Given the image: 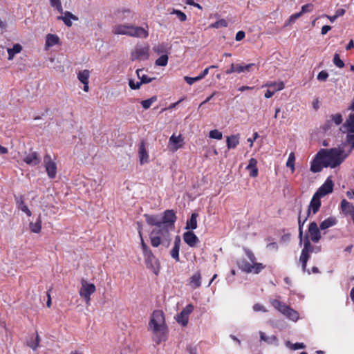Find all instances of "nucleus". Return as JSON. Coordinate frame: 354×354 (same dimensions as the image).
I'll return each instance as SVG.
<instances>
[{"instance_id":"nucleus-1","label":"nucleus","mask_w":354,"mask_h":354,"mask_svg":"<svg viewBox=\"0 0 354 354\" xmlns=\"http://www.w3.org/2000/svg\"><path fill=\"white\" fill-rule=\"evenodd\" d=\"M349 153L350 151L346 152L342 146L329 149H322L311 162L310 170L316 173L323 167L335 168L344 162Z\"/></svg>"},{"instance_id":"nucleus-2","label":"nucleus","mask_w":354,"mask_h":354,"mask_svg":"<svg viewBox=\"0 0 354 354\" xmlns=\"http://www.w3.org/2000/svg\"><path fill=\"white\" fill-rule=\"evenodd\" d=\"M149 224L151 245L157 248L162 244L168 248L171 233L174 231V223H149Z\"/></svg>"},{"instance_id":"nucleus-3","label":"nucleus","mask_w":354,"mask_h":354,"mask_svg":"<svg viewBox=\"0 0 354 354\" xmlns=\"http://www.w3.org/2000/svg\"><path fill=\"white\" fill-rule=\"evenodd\" d=\"M149 330L157 337V342L165 340L167 332L164 313L161 310H155L151 317L149 323Z\"/></svg>"},{"instance_id":"nucleus-4","label":"nucleus","mask_w":354,"mask_h":354,"mask_svg":"<svg viewBox=\"0 0 354 354\" xmlns=\"http://www.w3.org/2000/svg\"><path fill=\"white\" fill-rule=\"evenodd\" d=\"M334 183L331 179V177H328L324 183L317 190L315 194L313 195V198L310 201L308 214L311 213L315 214L320 207L321 202L320 198L330 193L333 190Z\"/></svg>"},{"instance_id":"nucleus-5","label":"nucleus","mask_w":354,"mask_h":354,"mask_svg":"<svg viewBox=\"0 0 354 354\" xmlns=\"http://www.w3.org/2000/svg\"><path fill=\"white\" fill-rule=\"evenodd\" d=\"M113 32L115 35H124L140 38H147L149 35L148 30L142 27L126 25L115 26Z\"/></svg>"},{"instance_id":"nucleus-6","label":"nucleus","mask_w":354,"mask_h":354,"mask_svg":"<svg viewBox=\"0 0 354 354\" xmlns=\"http://www.w3.org/2000/svg\"><path fill=\"white\" fill-rule=\"evenodd\" d=\"M80 285L79 295L86 304L89 305L91 299V296L96 291V287L94 283H90L86 279H81Z\"/></svg>"},{"instance_id":"nucleus-7","label":"nucleus","mask_w":354,"mask_h":354,"mask_svg":"<svg viewBox=\"0 0 354 354\" xmlns=\"http://www.w3.org/2000/svg\"><path fill=\"white\" fill-rule=\"evenodd\" d=\"M272 306L277 308L279 312L286 315L290 320L296 322L299 319L298 313L293 309L289 308L284 304L281 303L277 299L271 301Z\"/></svg>"},{"instance_id":"nucleus-8","label":"nucleus","mask_w":354,"mask_h":354,"mask_svg":"<svg viewBox=\"0 0 354 354\" xmlns=\"http://www.w3.org/2000/svg\"><path fill=\"white\" fill-rule=\"evenodd\" d=\"M149 57V46H136L131 53V59L132 61L136 60H147Z\"/></svg>"},{"instance_id":"nucleus-9","label":"nucleus","mask_w":354,"mask_h":354,"mask_svg":"<svg viewBox=\"0 0 354 354\" xmlns=\"http://www.w3.org/2000/svg\"><path fill=\"white\" fill-rule=\"evenodd\" d=\"M343 128L348 132L346 141L351 145L352 149L354 148V113L349 115L344 123Z\"/></svg>"},{"instance_id":"nucleus-10","label":"nucleus","mask_w":354,"mask_h":354,"mask_svg":"<svg viewBox=\"0 0 354 354\" xmlns=\"http://www.w3.org/2000/svg\"><path fill=\"white\" fill-rule=\"evenodd\" d=\"M144 258L147 268L157 275L160 271V263L153 255V252H151L144 254Z\"/></svg>"},{"instance_id":"nucleus-11","label":"nucleus","mask_w":354,"mask_h":354,"mask_svg":"<svg viewBox=\"0 0 354 354\" xmlns=\"http://www.w3.org/2000/svg\"><path fill=\"white\" fill-rule=\"evenodd\" d=\"M44 165L48 176L52 179L55 178L57 175V164L50 155L47 154L44 156Z\"/></svg>"},{"instance_id":"nucleus-12","label":"nucleus","mask_w":354,"mask_h":354,"mask_svg":"<svg viewBox=\"0 0 354 354\" xmlns=\"http://www.w3.org/2000/svg\"><path fill=\"white\" fill-rule=\"evenodd\" d=\"M184 145V138L182 135L178 134H173L169 140L168 142V148L169 149L172 151L175 152L179 149L182 148Z\"/></svg>"},{"instance_id":"nucleus-13","label":"nucleus","mask_w":354,"mask_h":354,"mask_svg":"<svg viewBox=\"0 0 354 354\" xmlns=\"http://www.w3.org/2000/svg\"><path fill=\"white\" fill-rule=\"evenodd\" d=\"M19 156L25 163L32 167L36 166L40 162V158L35 151H30L24 156L19 154Z\"/></svg>"},{"instance_id":"nucleus-14","label":"nucleus","mask_w":354,"mask_h":354,"mask_svg":"<svg viewBox=\"0 0 354 354\" xmlns=\"http://www.w3.org/2000/svg\"><path fill=\"white\" fill-rule=\"evenodd\" d=\"M265 268V266L263 265L261 263H248L245 262L242 265V270L247 272V273H251L253 272L254 274L259 273L262 270H263Z\"/></svg>"},{"instance_id":"nucleus-15","label":"nucleus","mask_w":354,"mask_h":354,"mask_svg":"<svg viewBox=\"0 0 354 354\" xmlns=\"http://www.w3.org/2000/svg\"><path fill=\"white\" fill-rule=\"evenodd\" d=\"M311 250V245L309 240L306 238L304 240V247L301 252L299 260L302 263L303 270H306V263L309 257V252Z\"/></svg>"},{"instance_id":"nucleus-16","label":"nucleus","mask_w":354,"mask_h":354,"mask_svg":"<svg viewBox=\"0 0 354 354\" xmlns=\"http://www.w3.org/2000/svg\"><path fill=\"white\" fill-rule=\"evenodd\" d=\"M194 309V306L191 304L187 305L185 309H183L181 313L177 316L176 320L177 322L185 326L188 323V317L189 315L192 312Z\"/></svg>"},{"instance_id":"nucleus-17","label":"nucleus","mask_w":354,"mask_h":354,"mask_svg":"<svg viewBox=\"0 0 354 354\" xmlns=\"http://www.w3.org/2000/svg\"><path fill=\"white\" fill-rule=\"evenodd\" d=\"M171 46L167 42H161L153 47V50L157 55H168L170 53Z\"/></svg>"},{"instance_id":"nucleus-18","label":"nucleus","mask_w":354,"mask_h":354,"mask_svg":"<svg viewBox=\"0 0 354 354\" xmlns=\"http://www.w3.org/2000/svg\"><path fill=\"white\" fill-rule=\"evenodd\" d=\"M138 155H139L140 162L141 165H144V164L149 162V156L146 149L145 144L144 142H142L139 145Z\"/></svg>"},{"instance_id":"nucleus-19","label":"nucleus","mask_w":354,"mask_h":354,"mask_svg":"<svg viewBox=\"0 0 354 354\" xmlns=\"http://www.w3.org/2000/svg\"><path fill=\"white\" fill-rule=\"evenodd\" d=\"M308 235L314 242H317L320 239L321 236L317 223H310L308 226Z\"/></svg>"},{"instance_id":"nucleus-20","label":"nucleus","mask_w":354,"mask_h":354,"mask_svg":"<svg viewBox=\"0 0 354 354\" xmlns=\"http://www.w3.org/2000/svg\"><path fill=\"white\" fill-rule=\"evenodd\" d=\"M183 239L190 247L196 246L199 241L198 237L190 231L184 233Z\"/></svg>"},{"instance_id":"nucleus-21","label":"nucleus","mask_w":354,"mask_h":354,"mask_svg":"<svg viewBox=\"0 0 354 354\" xmlns=\"http://www.w3.org/2000/svg\"><path fill=\"white\" fill-rule=\"evenodd\" d=\"M60 44L59 37L55 34H48L46 36L45 48L47 50Z\"/></svg>"},{"instance_id":"nucleus-22","label":"nucleus","mask_w":354,"mask_h":354,"mask_svg":"<svg viewBox=\"0 0 354 354\" xmlns=\"http://www.w3.org/2000/svg\"><path fill=\"white\" fill-rule=\"evenodd\" d=\"M57 19L63 21L64 24L68 27L72 26L73 21L78 20V18L75 15H73L68 11L64 12V15L62 16L58 17Z\"/></svg>"},{"instance_id":"nucleus-23","label":"nucleus","mask_w":354,"mask_h":354,"mask_svg":"<svg viewBox=\"0 0 354 354\" xmlns=\"http://www.w3.org/2000/svg\"><path fill=\"white\" fill-rule=\"evenodd\" d=\"M209 68H205L198 75L194 77L185 76V81L189 84L192 85L194 82L203 80L209 73Z\"/></svg>"},{"instance_id":"nucleus-24","label":"nucleus","mask_w":354,"mask_h":354,"mask_svg":"<svg viewBox=\"0 0 354 354\" xmlns=\"http://www.w3.org/2000/svg\"><path fill=\"white\" fill-rule=\"evenodd\" d=\"M180 237L179 236H176L174 240V247L170 251V254L173 259H174L176 261H179V250L180 245Z\"/></svg>"},{"instance_id":"nucleus-25","label":"nucleus","mask_w":354,"mask_h":354,"mask_svg":"<svg viewBox=\"0 0 354 354\" xmlns=\"http://www.w3.org/2000/svg\"><path fill=\"white\" fill-rule=\"evenodd\" d=\"M341 207L344 213L346 214H348L351 216V218L354 221V207L353 205L346 201L345 199L342 200L341 203Z\"/></svg>"},{"instance_id":"nucleus-26","label":"nucleus","mask_w":354,"mask_h":354,"mask_svg":"<svg viewBox=\"0 0 354 354\" xmlns=\"http://www.w3.org/2000/svg\"><path fill=\"white\" fill-rule=\"evenodd\" d=\"M260 339L268 344H278V339L274 335H267L264 332L259 331Z\"/></svg>"},{"instance_id":"nucleus-27","label":"nucleus","mask_w":354,"mask_h":354,"mask_svg":"<svg viewBox=\"0 0 354 354\" xmlns=\"http://www.w3.org/2000/svg\"><path fill=\"white\" fill-rule=\"evenodd\" d=\"M41 338L38 333H36L35 337H30L26 341V345L33 351H36L39 346Z\"/></svg>"},{"instance_id":"nucleus-28","label":"nucleus","mask_w":354,"mask_h":354,"mask_svg":"<svg viewBox=\"0 0 354 354\" xmlns=\"http://www.w3.org/2000/svg\"><path fill=\"white\" fill-rule=\"evenodd\" d=\"M263 87H268V88H271V90L274 91L275 93L277 91L283 90L285 88V85L282 81L268 82L263 86Z\"/></svg>"},{"instance_id":"nucleus-29","label":"nucleus","mask_w":354,"mask_h":354,"mask_svg":"<svg viewBox=\"0 0 354 354\" xmlns=\"http://www.w3.org/2000/svg\"><path fill=\"white\" fill-rule=\"evenodd\" d=\"M16 203L17 209L19 211H21L24 214H26L28 216H30L31 212L27 207V205L24 203L23 198L21 196L16 197Z\"/></svg>"},{"instance_id":"nucleus-30","label":"nucleus","mask_w":354,"mask_h":354,"mask_svg":"<svg viewBox=\"0 0 354 354\" xmlns=\"http://www.w3.org/2000/svg\"><path fill=\"white\" fill-rule=\"evenodd\" d=\"M240 136L239 134L232 135L227 137L226 142L227 147L230 149H234L239 144Z\"/></svg>"},{"instance_id":"nucleus-31","label":"nucleus","mask_w":354,"mask_h":354,"mask_svg":"<svg viewBox=\"0 0 354 354\" xmlns=\"http://www.w3.org/2000/svg\"><path fill=\"white\" fill-rule=\"evenodd\" d=\"M257 160L255 158H250L246 169L250 171L252 177H256L258 175V169L257 167Z\"/></svg>"},{"instance_id":"nucleus-32","label":"nucleus","mask_w":354,"mask_h":354,"mask_svg":"<svg viewBox=\"0 0 354 354\" xmlns=\"http://www.w3.org/2000/svg\"><path fill=\"white\" fill-rule=\"evenodd\" d=\"M22 46L19 44H15L12 48H8L7 52L8 53V60H12L15 55L21 53Z\"/></svg>"},{"instance_id":"nucleus-33","label":"nucleus","mask_w":354,"mask_h":354,"mask_svg":"<svg viewBox=\"0 0 354 354\" xmlns=\"http://www.w3.org/2000/svg\"><path fill=\"white\" fill-rule=\"evenodd\" d=\"M89 77L90 71L87 69L80 71L77 73V79L82 84L88 82Z\"/></svg>"},{"instance_id":"nucleus-34","label":"nucleus","mask_w":354,"mask_h":354,"mask_svg":"<svg viewBox=\"0 0 354 354\" xmlns=\"http://www.w3.org/2000/svg\"><path fill=\"white\" fill-rule=\"evenodd\" d=\"M201 274L199 272L194 274L190 279V284L194 288H198L201 286Z\"/></svg>"},{"instance_id":"nucleus-35","label":"nucleus","mask_w":354,"mask_h":354,"mask_svg":"<svg viewBox=\"0 0 354 354\" xmlns=\"http://www.w3.org/2000/svg\"><path fill=\"white\" fill-rule=\"evenodd\" d=\"M176 220V216L173 210H166L164 212L162 221H175Z\"/></svg>"},{"instance_id":"nucleus-36","label":"nucleus","mask_w":354,"mask_h":354,"mask_svg":"<svg viewBox=\"0 0 354 354\" xmlns=\"http://www.w3.org/2000/svg\"><path fill=\"white\" fill-rule=\"evenodd\" d=\"M295 156L293 152H291L288 156V158L286 165L287 167L290 169L292 173H293L295 170Z\"/></svg>"},{"instance_id":"nucleus-37","label":"nucleus","mask_w":354,"mask_h":354,"mask_svg":"<svg viewBox=\"0 0 354 354\" xmlns=\"http://www.w3.org/2000/svg\"><path fill=\"white\" fill-rule=\"evenodd\" d=\"M142 72V69H138L136 71L137 76L140 80L139 82H142V84L149 83L153 80V78H151L146 75H141Z\"/></svg>"},{"instance_id":"nucleus-38","label":"nucleus","mask_w":354,"mask_h":354,"mask_svg":"<svg viewBox=\"0 0 354 354\" xmlns=\"http://www.w3.org/2000/svg\"><path fill=\"white\" fill-rule=\"evenodd\" d=\"M254 65L255 64L253 63L249 64H245V65H243V64L236 65L237 66L236 73H243L245 71L249 72L251 71L252 67L254 66Z\"/></svg>"},{"instance_id":"nucleus-39","label":"nucleus","mask_w":354,"mask_h":354,"mask_svg":"<svg viewBox=\"0 0 354 354\" xmlns=\"http://www.w3.org/2000/svg\"><path fill=\"white\" fill-rule=\"evenodd\" d=\"M138 232H139V236L140 237L141 248H142V252H143V254H147L149 252H151V250L149 249V248L147 246V245L145 243V241L143 240L142 235V232H141V228H140V226L138 227Z\"/></svg>"},{"instance_id":"nucleus-40","label":"nucleus","mask_w":354,"mask_h":354,"mask_svg":"<svg viewBox=\"0 0 354 354\" xmlns=\"http://www.w3.org/2000/svg\"><path fill=\"white\" fill-rule=\"evenodd\" d=\"M329 119L335 126L339 125L343 120L342 115L340 113L333 114L330 116Z\"/></svg>"},{"instance_id":"nucleus-41","label":"nucleus","mask_w":354,"mask_h":354,"mask_svg":"<svg viewBox=\"0 0 354 354\" xmlns=\"http://www.w3.org/2000/svg\"><path fill=\"white\" fill-rule=\"evenodd\" d=\"M168 59L169 57L167 55H162L156 60V65L159 66H165L168 63Z\"/></svg>"},{"instance_id":"nucleus-42","label":"nucleus","mask_w":354,"mask_h":354,"mask_svg":"<svg viewBox=\"0 0 354 354\" xmlns=\"http://www.w3.org/2000/svg\"><path fill=\"white\" fill-rule=\"evenodd\" d=\"M49 2L53 8H55L59 12L63 13L61 0H49Z\"/></svg>"},{"instance_id":"nucleus-43","label":"nucleus","mask_w":354,"mask_h":354,"mask_svg":"<svg viewBox=\"0 0 354 354\" xmlns=\"http://www.w3.org/2000/svg\"><path fill=\"white\" fill-rule=\"evenodd\" d=\"M157 100V97L153 96L149 99L142 100L141 104L145 109H149L151 104Z\"/></svg>"},{"instance_id":"nucleus-44","label":"nucleus","mask_w":354,"mask_h":354,"mask_svg":"<svg viewBox=\"0 0 354 354\" xmlns=\"http://www.w3.org/2000/svg\"><path fill=\"white\" fill-rule=\"evenodd\" d=\"M28 229L34 233H39L41 229L40 223H29Z\"/></svg>"},{"instance_id":"nucleus-45","label":"nucleus","mask_w":354,"mask_h":354,"mask_svg":"<svg viewBox=\"0 0 354 354\" xmlns=\"http://www.w3.org/2000/svg\"><path fill=\"white\" fill-rule=\"evenodd\" d=\"M209 138L212 139L221 140L223 138V133L218 130L214 129L209 131Z\"/></svg>"},{"instance_id":"nucleus-46","label":"nucleus","mask_w":354,"mask_h":354,"mask_svg":"<svg viewBox=\"0 0 354 354\" xmlns=\"http://www.w3.org/2000/svg\"><path fill=\"white\" fill-rule=\"evenodd\" d=\"M227 26V21L225 19H222L218 20L217 21H216L214 24H212L209 26V27L213 28H219L221 27H226Z\"/></svg>"},{"instance_id":"nucleus-47","label":"nucleus","mask_w":354,"mask_h":354,"mask_svg":"<svg viewBox=\"0 0 354 354\" xmlns=\"http://www.w3.org/2000/svg\"><path fill=\"white\" fill-rule=\"evenodd\" d=\"M142 85V82L136 81L133 79L129 80V86L132 90L139 89Z\"/></svg>"},{"instance_id":"nucleus-48","label":"nucleus","mask_w":354,"mask_h":354,"mask_svg":"<svg viewBox=\"0 0 354 354\" xmlns=\"http://www.w3.org/2000/svg\"><path fill=\"white\" fill-rule=\"evenodd\" d=\"M333 63L337 67L340 68L344 66L343 61L340 59L339 55L337 53H335L334 55Z\"/></svg>"},{"instance_id":"nucleus-49","label":"nucleus","mask_w":354,"mask_h":354,"mask_svg":"<svg viewBox=\"0 0 354 354\" xmlns=\"http://www.w3.org/2000/svg\"><path fill=\"white\" fill-rule=\"evenodd\" d=\"M172 13L176 14L178 18L181 21H185L187 19L186 15L184 12H181L180 10H174Z\"/></svg>"},{"instance_id":"nucleus-50","label":"nucleus","mask_w":354,"mask_h":354,"mask_svg":"<svg viewBox=\"0 0 354 354\" xmlns=\"http://www.w3.org/2000/svg\"><path fill=\"white\" fill-rule=\"evenodd\" d=\"M328 77V73L325 71H322L317 75V80L319 81L324 82Z\"/></svg>"},{"instance_id":"nucleus-51","label":"nucleus","mask_w":354,"mask_h":354,"mask_svg":"<svg viewBox=\"0 0 354 354\" xmlns=\"http://www.w3.org/2000/svg\"><path fill=\"white\" fill-rule=\"evenodd\" d=\"M253 310L255 312H259V311H261L263 313L267 312V309L266 308V307L264 306L261 305V304H258V303L255 304L253 306Z\"/></svg>"},{"instance_id":"nucleus-52","label":"nucleus","mask_w":354,"mask_h":354,"mask_svg":"<svg viewBox=\"0 0 354 354\" xmlns=\"http://www.w3.org/2000/svg\"><path fill=\"white\" fill-rule=\"evenodd\" d=\"M333 123H332L331 120L330 119L327 120L325 124L323 126V129L325 131H327L332 129L333 127Z\"/></svg>"},{"instance_id":"nucleus-53","label":"nucleus","mask_w":354,"mask_h":354,"mask_svg":"<svg viewBox=\"0 0 354 354\" xmlns=\"http://www.w3.org/2000/svg\"><path fill=\"white\" fill-rule=\"evenodd\" d=\"M259 138V133L257 132H254L253 134V138H248V142L250 143V147H252L253 146L254 142Z\"/></svg>"},{"instance_id":"nucleus-54","label":"nucleus","mask_w":354,"mask_h":354,"mask_svg":"<svg viewBox=\"0 0 354 354\" xmlns=\"http://www.w3.org/2000/svg\"><path fill=\"white\" fill-rule=\"evenodd\" d=\"M301 12L295 13L292 15L289 19V24L294 23L295 21L301 16Z\"/></svg>"},{"instance_id":"nucleus-55","label":"nucleus","mask_w":354,"mask_h":354,"mask_svg":"<svg viewBox=\"0 0 354 354\" xmlns=\"http://www.w3.org/2000/svg\"><path fill=\"white\" fill-rule=\"evenodd\" d=\"M311 9H312V5L306 4L301 7V11L300 12H301V14H303L304 12H310L311 10Z\"/></svg>"},{"instance_id":"nucleus-56","label":"nucleus","mask_w":354,"mask_h":354,"mask_svg":"<svg viewBox=\"0 0 354 354\" xmlns=\"http://www.w3.org/2000/svg\"><path fill=\"white\" fill-rule=\"evenodd\" d=\"M185 3H186L187 4H188V5L193 6H194V7H196V8H197L200 9V10H201V9H202L201 6L200 4H198V3H195V2L194 1V0H186V1H185Z\"/></svg>"},{"instance_id":"nucleus-57","label":"nucleus","mask_w":354,"mask_h":354,"mask_svg":"<svg viewBox=\"0 0 354 354\" xmlns=\"http://www.w3.org/2000/svg\"><path fill=\"white\" fill-rule=\"evenodd\" d=\"M246 254L248 259L251 261V263L256 262V258L254 254L250 251H246Z\"/></svg>"},{"instance_id":"nucleus-58","label":"nucleus","mask_w":354,"mask_h":354,"mask_svg":"<svg viewBox=\"0 0 354 354\" xmlns=\"http://www.w3.org/2000/svg\"><path fill=\"white\" fill-rule=\"evenodd\" d=\"M245 37V32L243 31H239L236 35V40L241 41Z\"/></svg>"},{"instance_id":"nucleus-59","label":"nucleus","mask_w":354,"mask_h":354,"mask_svg":"<svg viewBox=\"0 0 354 354\" xmlns=\"http://www.w3.org/2000/svg\"><path fill=\"white\" fill-rule=\"evenodd\" d=\"M197 227V223H187L185 229L187 230H194Z\"/></svg>"},{"instance_id":"nucleus-60","label":"nucleus","mask_w":354,"mask_h":354,"mask_svg":"<svg viewBox=\"0 0 354 354\" xmlns=\"http://www.w3.org/2000/svg\"><path fill=\"white\" fill-rule=\"evenodd\" d=\"M236 68H237V66L234 64H232L231 66H230V68L228 69L227 71H226V73L227 74H231L232 73H236Z\"/></svg>"},{"instance_id":"nucleus-61","label":"nucleus","mask_w":354,"mask_h":354,"mask_svg":"<svg viewBox=\"0 0 354 354\" xmlns=\"http://www.w3.org/2000/svg\"><path fill=\"white\" fill-rule=\"evenodd\" d=\"M274 91L271 90V88H268L266 92L265 93V97L266 98H270L273 96L274 94Z\"/></svg>"},{"instance_id":"nucleus-62","label":"nucleus","mask_w":354,"mask_h":354,"mask_svg":"<svg viewBox=\"0 0 354 354\" xmlns=\"http://www.w3.org/2000/svg\"><path fill=\"white\" fill-rule=\"evenodd\" d=\"M305 348V345L303 343H295L293 345V350L302 349Z\"/></svg>"},{"instance_id":"nucleus-63","label":"nucleus","mask_w":354,"mask_h":354,"mask_svg":"<svg viewBox=\"0 0 354 354\" xmlns=\"http://www.w3.org/2000/svg\"><path fill=\"white\" fill-rule=\"evenodd\" d=\"M331 27L328 25H325L322 28V34L326 35L329 30H330Z\"/></svg>"},{"instance_id":"nucleus-64","label":"nucleus","mask_w":354,"mask_h":354,"mask_svg":"<svg viewBox=\"0 0 354 354\" xmlns=\"http://www.w3.org/2000/svg\"><path fill=\"white\" fill-rule=\"evenodd\" d=\"M344 13H345V10L340 8V9H338L336 10L335 15L337 18H338L339 17L344 15Z\"/></svg>"}]
</instances>
